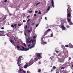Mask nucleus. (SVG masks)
Here are the masks:
<instances>
[{
	"label": "nucleus",
	"instance_id": "nucleus-1",
	"mask_svg": "<svg viewBox=\"0 0 73 73\" xmlns=\"http://www.w3.org/2000/svg\"><path fill=\"white\" fill-rule=\"evenodd\" d=\"M68 9L67 11V19L68 21L69 22H70L71 21V13H72V10L70 8V6L69 5H67Z\"/></svg>",
	"mask_w": 73,
	"mask_h": 73
},
{
	"label": "nucleus",
	"instance_id": "nucleus-2",
	"mask_svg": "<svg viewBox=\"0 0 73 73\" xmlns=\"http://www.w3.org/2000/svg\"><path fill=\"white\" fill-rule=\"evenodd\" d=\"M17 48L18 50H22V51H27V50H28L29 49V48H25L23 47V46H22L21 47L22 49L21 48H20V46L17 45Z\"/></svg>",
	"mask_w": 73,
	"mask_h": 73
},
{
	"label": "nucleus",
	"instance_id": "nucleus-3",
	"mask_svg": "<svg viewBox=\"0 0 73 73\" xmlns=\"http://www.w3.org/2000/svg\"><path fill=\"white\" fill-rule=\"evenodd\" d=\"M21 58H22V56H19V58L17 60V64L18 66H20V65H21V64H19V62L20 63H21V60H22V59H21Z\"/></svg>",
	"mask_w": 73,
	"mask_h": 73
},
{
	"label": "nucleus",
	"instance_id": "nucleus-4",
	"mask_svg": "<svg viewBox=\"0 0 73 73\" xmlns=\"http://www.w3.org/2000/svg\"><path fill=\"white\" fill-rule=\"evenodd\" d=\"M41 54H42L41 53H36V56L38 58H41Z\"/></svg>",
	"mask_w": 73,
	"mask_h": 73
},
{
	"label": "nucleus",
	"instance_id": "nucleus-5",
	"mask_svg": "<svg viewBox=\"0 0 73 73\" xmlns=\"http://www.w3.org/2000/svg\"><path fill=\"white\" fill-rule=\"evenodd\" d=\"M33 60H31L29 62V65H31L32 64H33Z\"/></svg>",
	"mask_w": 73,
	"mask_h": 73
},
{
	"label": "nucleus",
	"instance_id": "nucleus-6",
	"mask_svg": "<svg viewBox=\"0 0 73 73\" xmlns=\"http://www.w3.org/2000/svg\"><path fill=\"white\" fill-rule=\"evenodd\" d=\"M11 26L12 28H15H15H16V26H17V24H15L14 25H11Z\"/></svg>",
	"mask_w": 73,
	"mask_h": 73
},
{
	"label": "nucleus",
	"instance_id": "nucleus-7",
	"mask_svg": "<svg viewBox=\"0 0 73 73\" xmlns=\"http://www.w3.org/2000/svg\"><path fill=\"white\" fill-rule=\"evenodd\" d=\"M60 26H61V27L62 29H64H64H65V27H64V25H62V23H61V24L60 25Z\"/></svg>",
	"mask_w": 73,
	"mask_h": 73
},
{
	"label": "nucleus",
	"instance_id": "nucleus-8",
	"mask_svg": "<svg viewBox=\"0 0 73 73\" xmlns=\"http://www.w3.org/2000/svg\"><path fill=\"white\" fill-rule=\"evenodd\" d=\"M69 46L70 48H72L73 47V45L71 43H69L68 44V47Z\"/></svg>",
	"mask_w": 73,
	"mask_h": 73
},
{
	"label": "nucleus",
	"instance_id": "nucleus-9",
	"mask_svg": "<svg viewBox=\"0 0 73 73\" xmlns=\"http://www.w3.org/2000/svg\"><path fill=\"white\" fill-rule=\"evenodd\" d=\"M51 3L52 4V7L54 8V1H53V0H51Z\"/></svg>",
	"mask_w": 73,
	"mask_h": 73
},
{
	"label": "nucleus",
	"instance_id": "nucleus-10",
	"mask_svg": "<svg viewBox=\"0 0 73 73\" xmlns=\"http://www.w3.org/2000/svg\"><path fill=\"white\" fill-rule=\"evenodd\" d=\"M64 54L65 56H66L67 57H68V51H66V54Z\"/></svg>",
	"mask_w": 73,
	"mask_h": 73
},
{
	"label": "nucleus",
	"instance_id": "nucleus-11",
	"mask_svg": "<svg viewBox=\"0 0 73 73\" xmlns=\"http://www.w3.org/2000/svg\"><path fill=\"white\" fill-rule=\"evenodd\" d=\"M48 33V32L47 31H46L44 33V36H45V35H47V34Z\"/></svg>",
	"mask_w": 73,
	"mask_h": 73
},
{
	"label": "nucleus",
	"instance_id": "nucleus-12",
	"mask_svg": "<svg viewBox=\"0 0 73 73\" xmlns=\"http://www.w3.org/2000/svg\"><path fill=\"white\" fill-rule=\"evenodd\" d=\"M27 42L28 43H31V42H32V39H31L29 41H27Z\"/></svg>",
	"mask_w": 73,
	"mask_h": 73
},
{
	"label": "nucleus",
	"instance_id": "nucleus-13",
	"mask_svg": "<svg viewBox=\"0 0 73 73\" xmlns=\"http://www.w3.org/2000/svg\"><path fill=\"white\" fill-rule=\"evenodd\" d=\"M53 58H54V56H52L50 58V59L52 61L53 60Z\"/></svg>",
	"mask_w": 73,
	"mask_h": 73
},
{
	"label": "nucleus",
	"instance_id": "nucleus-14",
	"mask_svg": "<svg viewBox=\"0 0 73 73\" xmlns=\"http://www.w3.org/2000/svg\"><path fill=\"white\" fill-rule=\"evenodd\" d=\"M52 31V30L50 29H48L47 31H46L47 32H50V31Z\"/></svg>",
	"mask_w": 73,
	"mask_h": 73
},
{
	"label": "nucleus",
	"instance_id": "nucleus-15",
	"mask_svg": "<svg viewBox=\"0 0 73 73\" xmlns=\"http://www.w3.org/2000/svg\"><path fill=\"white\" fill-rule=\"evenodd\" d=\"M23 70L22 69H21V68H20L19 70L18 71V72H22V71Z\"/></svg>",
	"mask_w": 73,
	"mask_h": 73
},
{
	"label": "nucleus",
	"instance_id": "nucleus-16",
	"mask_svg": "<svg viewBox=\"0 0 73 73\" xmlns=\"http://www.w3.org/2000/svg\"><path fill=\"white\" fill-rule=\"evenodd\" d=\"M24 67L25 68H27L28 67V65L26 64L25 65Z\"/></svg>",
	"mask_w": 73,
	"mask_h": 73
},
{
	"label": "nucleus",
	"instance_id": "nucleus-17",
	"mask_svg": "<svg viewBox=\"0 0 73 73\" xmlns=\"http://www.w3.org/2000/svg\"><path fill=\"white\" fill-rule=\"evenodd\" d=\"M10 42H11V43H12V44H13L14 43V41L12 40H10Z\"/></svg>",
	"mask_w": 73,
	"mask_h": 73
},
{
	"label": "nucleus",
	"instance_id": "nucleus-18",
	"mask_svg": "<svg viewBox=\"0 0 73 73\" xmlns=\"http://www.w3.org/2000/svg\"><path fill=\"white\" fill-rule=\"evenodd\" d=\"M34 46H35V45L34 44L32 46L30 47V49L33 48V47H34Z\"/></svg>",
	"mask_w": 73,
	"mask_h": 73
},
{
	"label": "nucleus",
	"instance_id": "nucleus-19",
	"mask_svg": "<svg viewBox=\"0 0 73 73\" xmlns=\"http://www.w3.org/2000/svg\"><path fill=\"white\" fill-rule=\"evenodd\" d=\"M0 33H2V35H3V34H4V31H0Z\"/></svg>",
	"mask_w": 73,
	"mask_h": 73
},
{
	"label": "nucleus",
	"instance_id": "nucleus-20",
	"mask_svg": "<svg viewBox=\"0 0 73 73\" xmlns=\"http://www.w3.org/2000/svg\"><path fill=\"white\" fill-rule=\"evenodd\" d=\"M40 4V2L36 3V6H37V5H39Z\"/></svg>",
	"mask_w": 73,
	"mask_h": 73
},
{
	"label": "nucleus",
	"instance_id": "nucleus-21",
	"mask_svg": "<svg viewBox=\"0 0 73 73\" xmlns=\"http://www.w3.org/2000/svg\"><path fill=\"white\" fill-rule=\"evenodd\" d=\"M41 72V69H38V72Z\"/></svg>",
	"mask_w": 73,
	"mask_h": 73
},
{
	"label": "nucleus",
	"instance_id": "nucleus-22",
	"mask_svg": "<svg viewBox=\"0 0 73 73\" xmlns=\"http://www.w3.org/2000/svg\"><path fill=\"white\" fill-rule=\"evenodd\" d=\"M69 25H73V23L71 22H69Z\"/></svg>",
	"mask_w": 73,
	"mask_h": 73
},
{
	"label": "nucleus",
	"instance_id": "nucleus-23",
	"mask_svg": "<svg viewBox=\"0 0 73 73\" xmlns=\"http://www.w3.org/2000/svg\"><path fill=\"white\" fill-rule=\"evenodd\" d=\"M56 67H55V66H53L52 68V69H53L54 70V69H56Z\"/></svg>",
	"mask_w": 73,
	"mask_h": 73
},
{
	"label": "nucleus",
	"instance_id": "nucleus-24",
	"mask_svg": "<svg viewBox=\"0 0 73 73\" xmlns=\"http://www.w3.org/2000/svg\"><path fill=\"white\" fill-rule=\"evenodd\" d=\"M50 6H49L47 9V11H49V10L50 9Z\"/></svg>",
	"mask_w": 73,
	"mask_h": 73
},
{
	"label": "nucleus",
	"instance_id": "nucleus-25",
	"mask_svg": "<svg viewBox=\"0 0 73 73\" xmlns=\"http://www.w3.org/2000/svg\"><path fill=\"white\" fill-rule=\"evenodd\" d=\"M33 42H35V39H33L32 40V43L33 44Z\"/></svg>",
	"mask_w": 73,
	"mask_h": 73
},
{
	"label": "nucleus",
	"instance_id": "nucleus-26",
	"mask_svg": "<svg viewBox=\"0 0 73 73\" xmlns=\"http://www.w3.org/2000/svg\"><path fill=\"white\" fill-rule=\"evenodd\" d=\"M30 31H32V27H31L30 28Z\"/></svg>",
	"mask_w": 73,
	"mask_h": 73
},
{
	"label": "nucleus",
	"instance_id": "nucleus-27",
	"mask_svg": "<svg viewBox=\"0 0 73 73\" xmlns=\"http://www.w3.org/2000/svg\"><path fill=\"white\" fill-rule=\"evenodd\" d=\"M56 73H59L58 70H57L56 71Z\"/></svg>",
	"mask_w": 73,
	"mask_h": 73
},
{
	"label": "nucleus",
	"instance_id": "nucleus-28",
	"mask_svg": "<svg viewBox=\"0 0 73 73\" xmlns=\"http://www.w3.org/2000/svg\"><path fill=\"white\" fill-rule=\"evenodd\" d=\"M65 69V67H62L61 68V69Z\"/></svg>",
	"mask_w": 73,
	"mask_h": 73
},
{
	"label": "nucleus",
	"instance_id": "nucleus-29",
	"mask_svg": "<svg viewBox=\"0 0 73 73\" xmlns=\"http://www.w3.org/2000/svg\"><path fill=\"white\" fill-rule=\"evenodd\" d=\"M65 46H66V48H68V47H69V45H65Z\"/></svg>",
	"mask_w": 73,
	"mask_h": 73
},
{
	"label": "nucleus",
	"instance_id": "nucleus-30",
	"mask_svg": "<svg viewBox=\"0 0 73 73\" xmlns=\"http://www.w3.org/2000/svg\"><path fill=\"white\" fill-rule=\"evenodd\" d=\"M27 31L28 33H31V31L30 30H28Z\"/></svg>",
	"mask_w": 73,
	"mask_h": 73
},
{
	"label": "nucleus",
	"instance_id": "nucleus-31",
	"mask_svg": "<svg viewBox=\"0 0 73 73\" xmlns=\"http://www.w3.org/2000/svg\"><path fill=\"white\" fill-rule=\"evenodd\" d=\"M23 44L24 46H25L26 47H27V46H26V44H25V43H23Z\"/></svg>",
	"mask_w": 73,
	"mask_h": 73
},
{
	"label": "nucleus",
	"instance_id": "nucleus-32",
	"mask_svg": "<svg viewBox=\"0 0 73 73\" xmlns=\"http://www.w3.org/2000/svg\"><path fill=\"white\" fill-rule=\"evenodd\" d=\"M29 13H32V12H33V11H29Z\"/></svg>",
	"mask_w": 73,
	"mask_h": 73
},
{
	"label": "nucleus",
	"instance_id": "nucleus-33",
	"mask_svg": "<svg viewBox=\"0 0 73 73\" xmlns=\"http://www.w3.org/2000/svg\"><path fill=\"white\" fill-rule=\"evenodd\" d=\"M38 14H41V11H39Z\"/></svg>",
	"mask_w": 73,
	"mask_h": 73
},
{
	"label": "nucleus",
	"instance_id": "nucleus-34",
	"mask_svg": "<svg viewBox=\"0 0 73 73\" xmlns=\"http://www.w3.org/2000/svg\"><path fill=\"white\" fill-rule=\"evenodd\" d=\"M14 40L15 41V42H16V38L15 37H14Z\"/></svg>",
	"mask_w": 73,
	"mask_h": 73
},
{
	"label": "nucleus",
	"instance_id": "nucleus-35",
	"mask_svg": "<svg viewBox=\"0 0 73 73\" xmlns=\"http://www.w3.org/2000/svg\"><path fill=\"white\" fill-rule=\"evenodd\" d=\"M7 1H8V0H5L4 1L5 3H6V2H7Z\"/></svg>",
	"mask_w": 73,
	"mask_h": 73
},
{
	"label": "nucleus",
	"instance_id": "nucleus-36",
	"mask_svg": "<svg viewBox=\"0 0 73 73\" xmlns=\"http://www.w3.org/2000/svg\"><path fill=\"white\" fill-rule=\"evenodd\" d=\"M53 70H54V69L53 68L51 70V72H53Z\"/></svg>",
	"mask_w": 73,
	"mask_h": 73
},
{
	"label": "nucleus",
	"instance_id": "nucleus-37",
	"mask_svg": "<svg viewBox=\"0 0 73 73\" xmlns=\"http://www.w3.org/2000/svg\"><path fill=\"white\" fill-rule=\"evenodd\" d=\"M38 26V24H36V27H37Z\"/></svg>",
	"mask_w": 73,
	"mask_h": 73
},
{
	"label": "nucleus",
	"instance_id": "nucleus-38",
	"mask_svg": "<svg viewBox=\"0 0 73 73\" xmlns=\"http://www.w3.org/2000/svg\"><path fill=\"white\" fill-rule=\"evenodd\" d=\"M37 12H38V11H35V13H37Z\"/></svg>",
	"mask_w": 73,
	"mask_h": 73
},
{
	"label": "nucleus",
	"instance_id": "nucleus-39",
	"mask_svg": "<svg viewBox=\"0 0 73 73\" xmlns=\"http://www.w3.org/2000/svg\"><path fill=\"white\" fill-rule=\"evenodd\" d=\"M23 22L24 23H25L26 22V21L25 20H23Z\"/></svg>",
	"mask_w": 73,
	"mask_h": 73
},
{
	"label": "nucleus",
	"instance_id": "nucleus-40",
	"mask_svg": "<svg viewBox=\"0 0 73 73\" xmlns=\"http://www.w3.org/2000/svg\"><path fill=\"white\" fill-rule=\"evenodd\" d=\"M27 41H29V40H30V38H29L28 39H27Z\"/></svg>",
	"mask_w": 73,
	"mask_h": 73
},
{
	"label": "nucleus",
	"instance_id": "nucleus-41",
	"mask_svg": "<svg viewBox=\"0 0 73 73\" xmlns=\"http://www.w3.org/2000/svg\"><path fill=\"white\" fill-rule=\"evenodd\" d=\"M27 73H31L29 71H27Z\"/></svg>",
	"mask_w": 73,
	"mask_h": 73
},
{
	"label": "nucleus",
	"instance_id": "nucleus-42",
	"mask_svg": "<svg viewBox=\"0 0 73 73\" xmlns=\"http://www.w3.org/2000/svg\"><path fill=\"white\" fill-rule=\"evenodd\" d=\"M56 53H58L59 51H56Z\"/></svg>",
	"mask_w": 73,
	"mask_h": 73
},
{
	"label": "nucleus",
	"instance_id": "nucleus-43",
	"mask_svg": "<svg viewBox=\"0 0 73 73\" xmlns=\"http://www.w3.org/2000/svg\"><path fill=\"white\" fill-rule=\"evenodd\" d=\"M31 25H35V23H33L31 24Z\"/></svg>",
	"mask_w": 73,
	"mask_h": 73
},
{
	"label": "nucleus",
	"instance_id": "nucleus-44",
	"mask_svg": "<svg viewBox=\"0 0 73 73\" xmlns=\"http://www.w3.org/2000/svg\"><path fill=\"white\" fill-rule=\"evenodd\" d=\"M31 20V19H29L27 21V22H28L29 21Z\"/></svg>",
	"mask_w": 73,
	"mask_h": 73
},
{
	"label": "nucleus",
	"instance_id": "nucleus-45",
	"mask_svg": "<svg viewBox=\"0 0 73 73\" xmlns=\"http://www.w3.org/2000/svg\"><path fill=\"white\" fill-rule=\"evenodd\" d=\"M1 29H4V28L3 27H2L1 28Z\"/></svg>",
	"mask_w": 73,
	"mask_h": 73
},
{
	"label": "nucleus",
	"instance_id": "nucleus-46",
	"mask_svg": "<svg viewBox=\"0 0 73 73\" xmlns=\"http://www.w3.org/2000/svg\"><path fill=\"white\" fill-rule=\"evenodd\" d=\"M66 27L67 28H69V26L68 25H67V26H66Z\"/></svg>",
	"mask_w": 73,
	"mask_h": 73
},
{
	"label": "nucleus",
	"instance_id": "nucleus-47",
	"mask_svg": "<svg viewBox=\"0 0 73 73\" xmlns=\"http://www.w3.org/2000/svg\"><path fill=\"white\" fill-rule=\"evenodd\" d=\"M33 38H36V36H34L33 37Z\"/></svg>",
	"mask_w": 73,
	"mask_h": 73
},
{
	"label": "nucleus",
	"instance_id": "nucleus-48",
	"mask_svg": "<svg viewBox=\"0 0 73 73\" xmlns=\"http://www.w3.org/2000/svg\"><path fill=\"white\" fill-rule=\"evenodd\" d=\"M71 58L70 57L69 58V60H71Z\"/></svg>",
	"mask_w": 73,
	"mask_h": 73
},
{
	"label": "nucleus",
	"instance_id": "nucleus-49",
	"mask_svg": "<svg viewBox=\"0 0 73 73\" xmlns=\"http://www.w3.org/2000/svg\"><path fill=\"white\" fill-rule=\"evenodd\" d=\"M27 27H28V25H26V26L25 27V28H27Z\"/></svg>",
	"mask_w": 73,
	"mask_h": 73
},
{
	"label": "nucleus",
	"instance_id": "nucleus-50",
	"mask_svg": "<svg viewBox=\"0 0 73 73\" xmlns=\"http://www.w3.org/2000/svg\"><path fill=\"white\" fill-rule=\"evenodd\" d=\"M18 73H23V72H22L21 71V72H20L19 71Z\"/></svg>",
	"mask_w": 73,
	"mask_h": 73
},
{
	"label": "nucleus",
	"instance_id": "nucleus-51",
	"mask_svg": "<svg viewBox=\"0 0 73 73\" xmlns=\"http://www.w3.org/2000/svg\"><path fill=\"white\" fill-rule=\"evenodd\" d=\"M53 34H52L51 35L50 37H52V36H53Z\"/></svg>",
	"mask_w": 73,
	"mask_h": 73
},
{
	"label": "nucleus",
	"instance_id": "nucleus-52",
	"mask_svg": "<svg viewBox=\"0 0 73 73\" xmlns=\"http://www.w3.org/2000/svg\"><path fill=\"white\" fill-rule=\"evenodd\" d=\"M21 24H18V26H21Z\"/></svg>",
	"mask_w": 73,
	"mask_h": 73
},
{
	"label": "nucleus",
	"instance_id": "nucleus-53",
	"mask_svg": "<svg viewBox=\"0 0 73 73\" xmlns=\"http://www.w3.org/2000/svg\"><path fill=\"white\" fill-rule=\"evenodd\" d=\"M45 20H47V18H46V17H45Z\"/></svg>",
	"mask_w": 73,
	"mask_h": 73
},
{
	"label": "nucleus",
	"instance_id": "nucleus-54",
	"mask_svg": "<svg viewBox=\"0 0 73 73\" xmlns=\"http://www.w3.org/2000/svg\"><path fill=\"white\" fill-rule=\"evenodd\" d=\"M36 16V14H35L34 15V16Z\"/></svg>",
	"mask_w": 73,
	"mask_h": 73
},
{
	"label": "nucleus",
	"instance_id": "nucleus-55",
	"mask_svg": "<svg viewBox=\"0 0 73 73\" xmlns=\"http://www.w3.org/2000/svg\"><path fill=\"white\" fill-rule=\"evenodd\" d=\"M26 72L25 71H23V73H25Z\"/></svg>",
	"mask_w": 73,
	"mask_h": 73
},
{
	"label": "nucleus",
	"instance_id": "nucleus-56",
	"mask_svg": "<svg viewBox=\"0 0 73 73\" xmlns=\"http://www.w3.org/2000/svg\"><path fill=\"white\" fill-rule=\"evenodd\" d=\"M31 46V44H29V45H28V46Z\"/></svg>",
	"mask_w": 73,
	"mask_h": 73
},
{
	"label": "nucleus",
	"instance_id": "nucleus-57",
	"mask_svg": "<svg viewBox=\"0 0 73 73\" xmlns=\"http://www.w3.org/2000/svg\"><path fill=\"white\" fill-rule=\"evenodd\" d=\"M30 17V16H27V18H28V17Z\"/></svg>",
	"mask_w": 73,
	"mask_h": 73
},
{
	"label": "nucleus",
	"instance_id": "nucleus-58",
	"mask_svg": "<svg viewBox=\"0 0 73 73\" xmlns=\"http://www.w3.org/2000/svg\"><path fill=\"white\" fill-rule=\"evenodd\" d=\"M25 36H27V34H26V33H25Z\"/></svg>",
	"mask_w": 73,
	"mask_h": 73
},
{
	"label": "nucleus",
	"instance_id": "nucleus-59",
	"mask_svg": "<svg viewBox=\"0 0 73 73\" xmlns=\"http://www.w3.org/2000/svg\"><path fill=\"white\" fill-rule=\"evenodd\" d=\"M38 63L39 64H40V62H38Z\"/></svg>",
	"mask_w": 73,
	"mask_h": 73
},
{
	"label": "nucleus",
	"instance_id": "nucleus-60",
	"mask_svg": "<svg viewBox=\"0 0 73 73\" xmlns=\"http://www.w3.org/2000/svg\"><path fill=\"white\" fill-rule=\"evenodd\" d=\"M24 16H25V14H24Z\"/></svg>",
	"mask_w": 73,
	"mask_h": 73
},
{
	"label": "nucleus",
	"instance_id": "nucleus-61",
	"mask_svg": "<svg viewBox=\"0 0 73 73\" xmlns=\"http://www.w3.org/2000/svg\"><path fill=\"white\" fill-rule=\"evenodd\" d=\"M50 66V67H52V66Z\"/></svg>",
	"mask_w": 73,
	"mask_h": 73
},
{
	"label": "nucleus",
	"instance_id": "nucleus-62",
	"mask_svg": "<svg viewBox=\"0 0 73 73\" xmlns=\"http://www.w3.org/2000/svg\"><path fill=\"white\" fill-rule=\"evenodd\" d=\"M72 67H73V64L72 66Z\"/></svg>",
	"mask_w": 73,
	"mask_h": 73
},
{
	"label": "nucleus",
	"instance_id": "nucleus-63",
	"mask_svg": "<svg viewBox=\"0 0 73 73\" xmlns=\"http://www.w3.org/2000/svg\"><path fill=\"white\" fill-rule=\"evenodd\" d=\"M41 19H42V17H41Z\"/></svg>",
	"mask_w": 73,
	"mask_h": 73
},
{
	"label": "nucleus",
	"instance_id": "nucleus-64",
	"mask_svg": "<svg viewBox=\"0 0 73 73\" xmlns=\"http://www.w3.org/2000/svg\"><path fill=\"white\" fill-rule=\"evenodd\" d=\"M9 15H11V13H9Z\"/></svg>",
	"mask_w": 73,
	"mask_h": 73
}]
</instances>
